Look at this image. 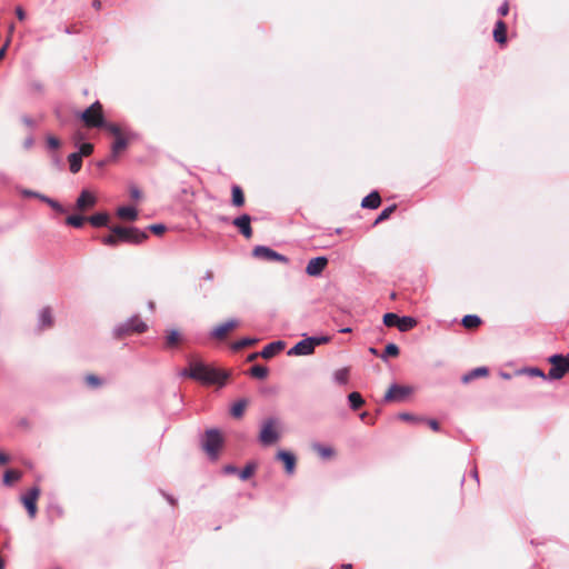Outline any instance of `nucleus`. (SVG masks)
Here are the masks:
<instances>
[{
    "mask_svg": "<svg viewBox=\"0 0 569 569\" xmlns=\"http://www.w3.org/2000/svg\"><path fill=\"white\" fill-rule=\"evenodd\" d=\"M148 237L146 231L139 230L136 227L113 226L110 228V233L101 238V242L109 247H117L119 243L140 244Z\"/></svg>",
    "mask_w": 569,
    "mask_h": 569,
    "instance_id": "nucleus-2",
    "label": "nucleus"
},
{
    "mask_svg": "<svg viewBox=\"0 0 569 569\" xmlns=\"http://www.w3.org/2000/svg\"><path fill=\"white\" fill-rule=\"evenodd\" d=\"M489 371L486 367L476 368L462 377V382L468 383L476 378L486 377Z\"/></svg>",
    "mask_w": 569,
    "mask_h": 569,
    "instance_id": "nucleus-27",
    "label": "nucleus"
},
{
    "mask_svg": "<svg viewBox=\"0 0 569 569\" xmlns=\"http://www.w3.org/2000/svg\"><path fill=\"white\" fill-rule=\"evenodd\" d=\"M417 326V320L412 317H400L398 322V329L401 332H407Z\"/></svg>",
    "mask_w": 569,
    "mask_h": 569,
    "instance_id": "nucleus-28",
    "label": "nucleus"
},
{
    "mask_svg": "<svg viewBox=\"0 0 569 569\" xmlns=\"http://www.w3.org/2000/svg\"><path fill=\"white\" fill-rule=\"evenodd\" d=\"M40 496V489L38 487L31 488L22 498V503L26 507L30 518H34L37 515V501Z\"/></svg>",
    "mask_w": 569,
    "mask_h": 569,
    "instance_id": "nucleus-11",
    "label": "nucleus"
},
{
    "mask_svg": "<svg viewBox=\"0 0 569 569\" xmlns=\"http://www.w3.org/2000/svg\"><path fill=\"white\" fill-rule=\"evenodd\" d=\"M399 316L393 312H388L383 316V323L387 327H398Z\"/></svg>",
    "mask_w": 569,
    "mask_h": 569,
    "instance_id": "nucleus-40",
    "label": "nucleus"
},
{
    "mask_svg": "<svg viewBox=\"0 0 569 569\" xmlns=\"http://www.w3.org/2000/svg\"><path fill=\"white\" fill-rule=\"evenodd\" d=\"M222 445V437L218 430L206 432L204 449L209 455L214 456Z\"/></svg>",
    "mask_w": 569,
    "mask_h": 569,
    "instance_id": "nucleus-12",
    "label": "nucleus"
},
{
    "mask_svg": "<svg viewBox=\"0 0 569 569\" xmlns=\"http://www.w3.org/2000/svg\"><path fill=\"white\" fill-rule=\"evenodd\" d=\"M68 161H69L70 171L72 173H77L78 171H80V169L82 167V157H81V154H79L77 152L71 153L68 157Z\"/></svg>",
    "mask_w": 569,
    "mask_h": 569,
    "instance_id": "nucleus-31",
    "label": "nucleus"
},
{
    "mask_svg": "<svg viewBox=\"0 0 569 569\" xmlns=\"http://www.w3.org/2000/svg\"><path fill=\"white\" fill-rule=\"evenodd\" d=\"M93 7H94L96 9H100V7H101V2H100V1H98V0H96V1L93 2Z\"/></svg>",
    "mask_w": 569,
    "mask_h": 569,
    "instance_id": "nucleus-59",
    "label": "nucleus"
},
{
    "mask_svg": "<svg viewBox=\"0 0 569 569\" xmlns=\"http://www.w3.org/2000/svg\"><path fill=\"white\" fill-rule=\"evenodd\" d=\"M348 399H349V402H350V407L353 410H358L365 403V400H363L362 396L359 392H357V391L351 392L348 396Z\"/></svg>",
    "mask_w": 569,
    "mask_h": 569,
    "instance_id": "nucleus-33",
    "label": "nucleus"
},
{
    "mask_svg": "<svg viewBox=\"0 0 569 569\" xmlns=\"http://www.w3.org/2000/svg\"><path fill=\"white\" fill-rule=\"evenodd\" d=\"M150 231L157 236H161L166 231V226L163 224H151L149 227Z\"/></svg>",
    "mask_w": 569,
    "mask_h": 569,
    "instance_id": "nucleus-46",
    "label": "nucleus"
},
{
    "mask_svg": "<svg viewBox=\"0 0 569 569\" xmlns=\"http://www.w3.org/2000/svg\"><path fill=\"white\" fill-rule=\"evenodd\" d=\"M21 478V472L18 470H7L3 475V483L7 486L12 485Z\"/></svg>",
    "mask_w": 569,
    "mask_h": 569,
    "instance_id": "nucleus-34",
    "label": "nucleus"
},
{
    "mask_svg": "<svg viewBox=\"0 0 569 569\" xmlns=\"http://www.w3.org/2000/svg\"><path fill=\"white\" fill-rule=\"evenodd\" d=\"M258 341H259V339H257V338H243V339H240V340L233 342L231 348L234 351H239L243 348L254 346L256 343H258Z\"/></svg>",
    "mask_w": 569,
    "mask_h": 569,
    "instance_id": "nucleus-32",
    "label": "nucleus"
},
{
    "mask_svg": "<svg viewBox=\"0 0 569 569\" xmlns=\"http://www.w3.org/2000/svg\"><path fill=\"white\" fill-rule=\"evenodd\" d=\"M473 477L478 478V471L477 470H473Z\"/></svg>",
    "mask_w": 569,
    "mask_h": 569,
    "instance_id": "nucleus-64",
    "label": "nucleus"
},
{
    "mask_svg": "<svg viewBox=\"0 0 569 569\" xmlns=\"http://www.w3.org/2000/svg\"><path fill=\"white\" fill-rule=\"evenodd\" d=\"M183 340H184V338L179 330L170 329L167 331V336H166V348L167 349L178 348L183 342Z\"/></svg>",
    "mask_w": 569,
    "mask_h": 569,
    "instance_id": "nucleus-17",
    "label": "nucleus"
},
{
    "mask_svg": "<svg viewBox=\"0 0 569 569\" xmlns=\"http://www.w3.org/2000/svg\"><path fill=\"white\" fill-rule=\"evenodd\" d=\"M130 196L133 199H140L141 198V191L138 188H131Z\"/></svg>",
    "mask_w": 569,
    "mask_h": 569,
    "instance_id": "nucleus-51",
    "label": "nucleus"
},
{
    "mask_svg": "<svg viewBox=\"0 0 569 569\" xmlns=\"http://www.w3.org/2000/svg\"><path fill=\"white\" fill-rule=\"evenodd\" d=\"M360 418H361L362 421H365L368 425H373L375 423L373 419L370 417V415L368 412H362L360 415Z\"/></svg>",
    "mask_w": 569,
    "mask_h": 569,
    "instance_id": "nucleus-48",
    "label": "nucleus"
},
{
    "mask_svg": "<svg viewBox=\"0 0 569 569\" xmlns=\"http://www.w3.org/2000/svg\"><path fill=\"white\" fill-rule=\"evenodd\" d=\"M286 345L283 341H274L269 345H267L262 351L260 352V356L263 359H271L276 355H278L280 351L284 349Z\"/></svg>",
    "mask_w": 569,
    "mask_h": 569,
    "instance_id": "nucleus-18",
    "label": "nucleus"
},
{
    "mask_svg": "<svg viewBox=\"0 0 569 569\" xmlns=\"http://www.w3.org/2000/svg\"><path fill=\"white\" fill-rule=\"evenodd\" d=\"M41 328H51L53 326V316L49 307L43 308L40 312Z\"/></svg>",
    "mask_w": 569,
    "mask_h": 569,
    "instance_id": "nucleus-30",
    "label": "nucleus"
},
{
    "mask_svg": "<svg viewBox=\"0 0 569 569\" xmlns=\"http://www.w3.org/2000/svg\"><path fill=\"white\" fill-rule=\"evenodd\" d=\"M250 375L253 378H257V379H264L268 376V368H266L263 366H259V365L258 366H253L250 369Z\"/></svg>",
    "mask_w": 569,
    "mask_h": 569,
    "instance_id": "nucleus-35",
    "label": "nucleus"
},
{
    "mask_svg": "<svg viewBox=\"0 0 569 569\" xmlns=\"http://www.w3.org/2000/svg\"><path fill=\"white\" fill-rule=\"evenodd\" d=\"M341 569H352V565L351 563H343L341 566Z\"/></svg>",
    "mask_w": 569,
    "mask_h": 569,
    "instance_id": "nucleus-58",
    "label": "nucleus"
},
{
    "mask_svg": "<svg viewBox=\"0 0 569 569\" xmlns=\"http://www.w3.org/2000/svg\"><path fill=\"white\" fill-rule=\"evenodd\" d=\"M40 199L44 202H47L52 209H54L56 211L58 212H64V209L62 208V206L57 202L56 200H52L46 196H41Z\"/></svg>",
    "mask_w": 569,
    "mask_h": 569,
    "instance_id": "nucleus-43",
    "label": "nucleus"
},
{
    "mask_svg": "<svg viewBox=\"0 0 569 569\" xmlns=\"http://www.w3.org/2000/svg\"><path fill=\"white\" fill-rule=\"evenodd\" d=\"M320 345L317 338H307L296 343L289 351V356H308L315 351V347Z\"/></svg>",
    "mask_w": 569,
    "mask_h": 569,
    "instance_id": "nucleus-9",
    "label": "nucleus"
},
{
    "mask_svg": "<svg viewBox=\"0 0 569 569\" xmlns=\"http://www.w3.org/2000/svg\"><path fill=\"white\" fill-rule=\"evenodd\" d=\"M530 373H531L532 376L542 377V378H548V375H547V376H545V373H543L540 369H538V368H533V369H531V370H530Z\"/></svg>",
    "mask_w": 569,
    "mask_h": 569,
    "instance_id": "nucleus-52",
    "label": "nucleus"
},
{
    "mask_svg": "<svg viewBox=\"0 0 569 569\" xmlns=\"http://www.w3.org/2000/svg\"><path fill=\"white\" fill-rule=\"evenodd\" d=\"M312 449L322 459H331L336 455L335 449L332 447H330V446H323V445H320V443H315V445H312Z\"/></svg>",
    "mask_w": 569,
    "mask_h": 569,
    "instance_id": "nucleus-22",
    "label": "nucleus"
},
{
    "mask_svg": "<svg viewBox=\"0 0 569 569\" xmlns=\"http://www.w3.org/2000/svg\"><path fill=\"white\" fill-rule=\"evenodd\" d=\"M551 368L548 372V379L559 380L569 372V353L553 355L548 359Z\"/></svg>",
    "mask_w": 569,
    "mask_h": 569,
    "instance_id": "nucleus-5",
    "label": "nucleus"
},
{
    "mask_svg": "<svg viewBox=\"0 0 569 569\" xmlns=\"http://www.w3.org/2000/svg\"><path fill=\"white\" fill-rule=\"evenodd\" d=\"M181 375L191 378L203 385H218L223 386L228 379V373L207 365L200 360L192 359L189 362V368L184 369Z\"/></svg>",
    "mask_w": 569,
    "mask_h": 569,
    "instance_id": "nucleus-1",
    "label": "nucleus"
},
{
    "mask_svg": "<svg viewBox=\"0 0 569 569\" xmlns=\"http://www.w3.org/2000/svg\"><path fill=\"white\" fill-rule=\"evenodd\" d=\"M252 256L257 259L266 261H277L284 264L289 262V259L286 256L280 254L277 251L272 250L271 248L264 246H257L252 250Z\"/></svg>",
    "mask_w": 569,
    "mask_h": 569,
    "instance_id": "nucleus-7",
    "label": "nucleus"
},
{
    "mask_svg": "<svg viewBox=\"0 0 569 569\" xmlns=\"http://www.w3.org/2000/svg\"><path fill=\"white\" fill-rule=\"evenodd\" d=\"M277 459L283 462L287 473H293L297 459L292 453L288 451H279L277 453Z\"/></svg>",
    "mask_w": 569,
    "mask_h": 569,
    "instance_id": "nucleus-19",
    "label": "nucleus"
},
{
    "mask_svg": "<svg viewBox=\"0 0 569 569\" xmlns=\"http://www.w3.org/2000/svg\"><path fill=\"white\" fill-rule=\"evenodd\" d=\"M493 39L499 44H506L507 42V24L502 20H499L496 23Z\"/></svg>",
    "mask_w": 569,
    "mask_h": 569,
    "instance_id": "nucleus-20",
    "label": "nucleus"
},
{
    "mask_svg": "<svg viewBox=\"0 0 569 569\" xmlns=\"http://www.w3.org/2000/svg\"><path fill=\"white\" fill-rule=\"evenodd\" d=\"M16 14H17V18L20 20V21H23L26 19V12L24 10L22 9V7H17L16 8Z\"/></svg>",
    "mask_w": 569,
    "mask_h": 569,
    "instance_id": "nucleus-49",
    "label": "nucleus"
},
{
    "mask_svg": "<svg viewBox=\"0 0 569 569\" xmlns=\"http://www.w3.org/2000/svg\"><path fill=\"white\" fill-rule=\"evenodd\" d=\"M248 405L249 401L247 399H240L231 407V416L237 419L241 418Z\"/></svg>",
    "mask_w": 569,
    "mask_h": 569,
    "instance_id": "nucleus-29",
    "label": "nucleus"
},
{
    "mask_svg": "<svg viewBox=\"0 0 569 569\" xmlns=\"http://www.w3.org/2000/svg\"><path fill=\"white\" fill-rule=\"evenodd\" d=\"M318 340L320 341V343H322V342H327V341H328V338L323 337V338H320V339H318Z\"/></svg>",
    "mask_w": 569,
    "mask_h": 569,
    "instance_id": "nucleus-63",
    "label": "nucleus"
},
{
    "mask_svg": "<svg viewBox=\"0 0 569 569\" xmlns=\"http://www.w3.org/2000/svg\"><path fill=\"white\" fill-rule=\"evenodd\" d=\"M93 152V144L92 143H89V142H86V143H82L80 146V150H79V154H81V157H88L90 156L91 153Z\"/></svg>",
    "mask_w": 569,
    "mask_h": 569,
    "instance_id": "nucleus-44",
    "label": "nucleus"
},
{
    "mask_svg": "<svg viewBox=\"0 0 569 569\" xmlns=\"http://www.w3.org/2000/svg\"><path fill=\"white\" fill-rule=\"evenodd\" d=\"M399 355V348L395 343H389L386 346L385 353L381 356L382 359H387V357H397Z\"/></svg>",
    "mask_w": 569,
    "mask_h": 569,
    "instance_id": "nucleus-41",
    "label": "nucleus"
},
{
    "mask_svg": "<svg viewBox=\"0 0 569 569\" xmlns=\"http://www.w3.org/2000/svg\"><path fill=\"white\" fill-rule=\"evenodd\" d=\"M226 471L227 472H233V471H236V468L231 467V466H228V467H226Z\"/></svg>",
    "mask_w": 569,
    "mask_h": 569,
    "instance_id": "nucleus-60",
    "label": "nucleus"
},
{
    "mask_svg": "<svg viewBox=\"0 0 569 569\" xmlns=\"http://www.w3.org/2000/svg\"><path fill=\"white\" fill-rule=\"evenodd\" d=\"M399 418L406 421H416L417 419L409 413H400Z\"/></svg>",
    "mask_w": 569,
    "mask_h": 569,
    "instance_id": "nucleus-53",
    "label": "nucleus"
},
{
    "mask_svg": "<svg viewBox=\"0 0 569 569\" xmlns=\"http://www.w3.org/2000/svg\"><path fill=\"white\" fill-rule=\"evenodd\" d=\"M369 351H370L371 353L376 355V356L378 355V351H377V349H375V348H370V349H369Z\"/></svg>",
    "mask_w": 569,
    "mask_h": 569,
    "instance_id": "nucleus-61",
    "label": "nucleus"
},
{
    "mask_svg": "<svg viewBox=\"0 0 569 569\" xmlns=\"http://www.w3.org/2000/svg\"><path fill=\"white\" fill-rule=\"evenodd\" d=\"M254 470H256V465L253 463H248L240 472L239 477L241 480H247L249 479L253 473H254Z\"/></svg>",
    "mask_w": 569,
    "mask_h": 569,
    "instance_id": "nucleus-42",
    "label": "nucleus"
},
{
    "mask_svg": "<svg viewBox=\"0 0 569 569\" xmlns=\"http://www.w3.org/2000/svg\"><path fill=\"white\" fill-rule=\"evenodd\" d=\"M117 216L123 220L134 221L138 218V211L132 207H120Z\"/></svg>",
    "mask_w": 569,
    "mask_h": 569,
    "instance_id": "nucleus-25",
    "label": "nucleus"
},
{
    "mask_svg": "<svg viewBox=\"0 0 569 569\" xmlns=\"http://www.w3.org/2000/svg\"><path fill=\"white\" fill-rule=\"evenodd\" d=\"M24 196H27V197H38L40 199V197L42 194H38V193L33 192V191H24Z\"/></svg>",
    "mask_w": 569,
    "mask_h": 569,
    "instance_id": "nucleus-57",
    "label": "nucleus"
},
{
    "mask_svg": "<svg viewBox=\"0 0 569 569\" xmlns=\"http://www.w3.org/2000/svg\"><path fill=\"white\" fill-rule=\"evenodd\" d=\"M381 203V197L378 191H372L361 201V207L369 209H377Z\"/></svg>",
    "mask_w": 569,
    "mask_h": 569,
    "instance_id": "nucleus-21",
    "label": "nucleus"
},
{
    "mask_svg": "<svg viewBox=\"0 0 569 569\" xmlns=\"http://www.w3.org/2000/svg\"><path fill=\"white\" fill-rule=\"evenodd\" d=\"M0 569H4V561L2 560L1 557H0Z\"/></svg>",
    "mask_w": 569,
    "mask_h": 569,
    "instance_id": "nucleus-62",
    "label": "nucleus"
},
{
    "mask_svg": "<svg viewBox=\"0 0 569 569\" xmlns=\"http://www.w3.org/2000/svg\"><path fill=\"white\" fill-rule=\"evenodd\" d=\"M84 381L88 387L93 388V389L102 386V380L93 373H88L84 377Z\"/></svg>",
    "mask_w": 569,
    "mask_h": 569,
    "instance_id": "nucleus-37",
    "label": "nucleus"
},
{
    "mask_svg": "<svg viewBox=\"0 0 569 569\" xmlns=\"http://www.w3.org/2000/svg\"><path fill=\"white\" fill-rule=\"evenodd\" d=\"M498 12L500 13V16L505 17L509 13V4L508 2H503L502 6L499 8Z\"/></svg>",
    "mask_w": 569,
    "mask_h": 569,
    "instance_id": "nucleus-47",
    "label": "nucleus"
},
{
    "mask_svg": "<svg viewBox=\"0 0 569 569\" xmlns=\"http://www.w3.org/2000/svg\"><path fill=\"white\" fill-rule=\"evenodd\" d=\"M335 380L340 385H346L349 380V368H341L335 372Z\"/></svg>",
    "mask_w": 569,
    "mask_h": 569,
    "instance_id": "nucleus-36",
    "label": "nucleus"
},
{
    "mask_svg": "<svg viewBox=\"0 0 569 569\" xmlns=\"http://www.w3.org/2000/svg\"><path fill=\"white\" fill-rule=\"evenodd\" d=\"M80 119L87 128H102L106 130V126L110 123L104 120L103 107L99 101H96L88 107L80 114Z\"/></svg>",
    "mask_w": 569,
    "mask_h": 569,
    "instance_id": "nucleus-4",
    "label": "nucleus"
},
{
    "mask_svg": "<svg viewBox=\"0 0 569 569\" xmlns=\"http://www.w3.org/2000/svg\"><path fill=\"white\" fill-rule=\"evenodd\" d=\"M461 323L466 329L475 330L482 323V320L476 315H467L462 318Z\"/></svg>",
    "mask_w": 569,
    "mask_h": 569,
    "instance_id": "nucleus-26",
    "label": "nucleus"
},
{
    "mask_svg": "<svg viewBox=\"0 0 569 569\" xmlns=\"http://www.w3.org/2000/svg\"><path fill=\"white\" fill-rule=\"evenodd\" d=\"M239 321L237 319H230L219 326H217L211 332L212 338L217 340H223L227 336L239 327Z\"/></svg>",
    "mask_w": 569,
    "mask_h": 569,
    "instance_id": "nucleus-13",
    "label": "nucleus"
},
{
    "mask_svg": "<svg viewBox=\"0 0 569 569\" xmlns=\"http://www.w3.org/2000/svg\"><path fill=\"white\" fill-rule=\"evenodd\" d=\"M278 421L274 418L267 419L261 428L259 440L262 445H272L278 441L279 432H278Z\"/></svg>",
    "mask_w": 569,
    "mask_h": 569,
    "instance_id": "nucleus-6",
    "label": "nucleus"
},
{
    "mask_svg": "<svg viewBox=\"0 0 569 569\" xmlns=\"http://www.w3.org/2000/svg\"><path fill=\"white\" fill-rule=\"evenodd\" d=\"M231 194H232V198H231L232 206L240 208L244 204L246 198H244V193H243L241 187H239L237 184L233 186L231 188Z\"/></svg>",
    "mask_w": 569,
    "mask_h": 569,
    "instance_id": "nucleus-23",
    "label": "nucleus"
},
{
    "mask_svg": "<svg viewBox=\"0 0 569 569\" xmlns=\"http://www.w3.org/2000/svg\"><path fill=\"white\" fill-rule=\"evenodd\" d=\"M147 329V325L138 317L131 318L126 323L121 325L116 333L118 338H121L131 333H142Z\"/></svg>",
    "mask_w": 569,
    "mask_h": 569,
    "instance_id": "nucleus-8",
    "label": "nucleus"
},
{
    "mask_svg": "<svg viewBox=\"0 0 569 569\" xmlns=\"http://www.w3.org/2000/svg\"><path fill=\"white\" fill-rule=\"evenodd\" d=\"M66 221L69 226H72L74 228H81L83 226V223L87 221V218L82 217V216L73 214V216H69Z\"/></svg>",
    "mask_w": 569,
    "mask_h": 569,
    "instance_id": "nucleus-38",
    "label": "nucleus"
},
{
    "mask_svg": "<svg viewBox=\"0 0 569 569\" xmlns=\"http://www.w3.org/2000/svg\"><path fill=\"white\" fill-rule=\"evenodd\" d=\"M412 392V388L408 386H399L392 385L387 390L385 395V400L387 402H401L403 401L410 393Z\"/></svg>",
    "mask_w": 569,
    "mask_h": 569,
    "instance_id": "nucleus-10",
    "label": "nucleus"
},
{
    "mask_svg": "<svg viewBox=\"0 0 569 569\" xmlns=\"http://www.w3.org/2000/svg\"><path fill=\"white\" fill-rule=\"evenodd\" d=\"M109 219L110 217L107 212H99L87 218V221L93 227H104L108 226Z\"/></svg>",
    "mask_w": 569,
    "mask_h": 569,
    "instance_id": "nucleus-24",
    "label": "nucleus"
},
{
    "mask_svg": "<svg viewBox=\"0 0 569 569\" xmlns=\"http://www.w3.org/2000/svg\"><path fill=\"white\" fill-rule=\"evenodd\" d=\"M259 356H260V353L253 352L248 356L247 361H249V362L254 361Z\"/></svg>",
    "mask_w": 569,
    "mask_h": 569,
    "instance_id": "nucleus-56",
    "label": "nucleus"
},
{
    "mask_svg": "<svg viewBox=\"0 0 569 569\" xmlns=\"http://www.w3.org/2000/svg\"><path fill=\"white\" fill-rule=\"evenodd\" d=\"M232 223L244 238L250 239L252 237L251 218L249 214H242L236 218Z\"/></svg>",
    "mask_w": 569,
    "mask_h": 569,
    "instance_id": "nucleus-16",
    "label": "nucleus"
},
{
    "mask_svg": "<svg viewBox=\"0 0 569 569\" xmlns=\"http://www.w3.org/2000/svg\"><path fill=\"white\" fill-rule=\"evenodd\" d=\"M106 131L113 137V142L111 144V157L113 159L123 152L136 139V134L133 132L122 129L117 123H109L106 126Z\"/></svg>",
    "mask_w": 569,
    "mask_h": 569,
    "instance_id": "nucleus-3",
    "label": "nucleus"
},
{
    "mask_svg": "<svg viewBox=\"0 0 569 569\" xmlns=\"http://www.w3.org/2000/svg\"><path fill=\"white\" fill-rule=\"evenodd\" d=\"M9 461V456L0 451V465H6Z\"/></svg>",
    "mask_w": 569,
    "mask_h": 569,
    "instance_id": "nucleus-54",
    "label": "nucleus"
},
{
    "mask_svg": "<svg viewBox=\"0 0 569 569\" xmlns=\"http://www.w3.org/2000/svg\"><path fill=\"white\" fill-rule=\"evenodd\" d=\"M60 144H61L60 140L57 137L49 136L47 138V146H48V148L56 150V149H58L60 147Z\"/></svg>",
    "mask_w": 569,
    "mask_h": 569,
    "instance_id": "nucleus-45",
    "label": "nucleus"
},
{
    "mask_svg": "<svg viewBox=\"0 0 569 569\" xmlns=\"http://www.w3.org/2000/svg\"><path fill=\"white\" fill-rule=\"evenodd\" d=\"M327 264H328V259L326 257L313 258L308 262V264L306 267V272L308 276H311V277L320 276L322 273V271L325 270V268L327 267Z\"/></svg>",
    "mask_w": 569,
    "mask_h": 569,
    "instance_id": "nucleus-15",
    "label": "nucleus"
},
{
    "mask_svg": "<svg viewBox=\"0 0 569 569\" xmlns=\"http://www.w3.org/2000/svg\"><path fill=\"white\" fill-rule=\"evenodd\" d=\"M10 40H7L6 44L0 49V61L4 58L7 48L9 46Z\"/></svg>",
    "mask_w": 569,
    "mask_h": 569,
    "instance_id": "nucleus-55",
    "label": "nucleus"
},
{
    "mask_svg": "<svg viewBox=\"0 0 569 569\" xmlns=\"http://www.w3.org/2000/svg\"><path fill=\"white\" fill-rule=\"evenodd\" d=\"M427 423L433 431H438L440 428L438 421L435 419L427 420Z\"/></svg>",
    "mask_w": 569,
    "mask_h": 569,
    "instance_id": "nucleus-50",
    "label": "nucleus"
},
{
    "mask_svg": "<svg viewBox=\"0 0 569 569\" xmlns=\"http://www.w3.org/2000/svg\"><path fill=\"white\" fill-rule=\"evenodd\" d=\"M396 204L385 208L376 219L375 224H378L379 222L387 220L396 211Z\"/></svg>",
    "mask_w": 569,
    "mask_h": 569,
    "instance_id": "nucleus-39",
    "label": "nucleus"
},
{
    "mask_svg": "<svg viewBox=\"0 0 569 569\" xmlns=\"http://www.w3.org/2000/svg\"><path fill=\"white\" fill-rule=\"evenodd\" d=\"M97 203L96 196L89 190H82L77 199L76 208L79 211H86L93 208Z\"/></svg>",
    "mask_w": 569,
    "mask_h": 569,
    "instance_id": "nucleus-14",
    "label": "nucleus"
}]
</instances>
